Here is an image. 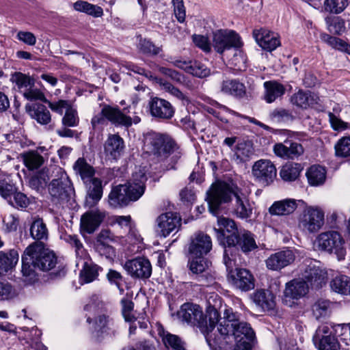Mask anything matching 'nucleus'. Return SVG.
<instances>
[{
    "label": "nucleus",
    "instance_id": "obj_14",
    "mask_svg": "<svg viewBox=\"0 0 350 350\" xmlns=\"http://www.w3.org/2000/svg\"><path fill=\"white\" fill-rule=\"evenodd\" d=\"M129 275L136 279H148L152 274V265L146 258H135L127 260L124 266Z\"/></svg>",
    "mask_w": 350,
    "mask_h": 350
},
{
    "label": "nucleus",
    "instance_id": "obj_59",
    "mask_svg": "<svg viewBox=\"0 0 350 350\" xmlns=\"http://www.w3.org/2000/svg\"><path fill=\"white\" fill-rule=\"evenodd\" d=\"M252 154V146L250 142L238 143L236 154L241 161H247Z\"/></svg>",
    "mask_w": 350,
    "mask_h": 350
},
{
    "label": "nucleus",
    "instance_id": "obj_23",
    "mask_svg": "<svg viewBox=\"0 0 350 350\" xmlns=\"http://www.w3.org/2000/svg\"><path fill=\"white\" fill-rule=\"evenodd\" d=\"M105 216V212L98 208L87 211L81 217V230L92 234L100 226Z\"/></svg>",
    "mask_w": 350,
    "mask_h": 350
},
{
    "label": "nucleus",
    "instance_id": "obj_24",
    "mask_svg": "<svg viewBox=\"0 0 350 350\" xmlns=\"http://www.w3.org/2000/svg\"><path fill=\"white\" fill-rule=\"evenodd\" d=\"M273 152L276 156L282 159H294L303 154L304 148L299 143L285 141L284 143L275 144Z\"/></svg>",
    "mask_w": 350,
    "mask_h": 350
},
{
    "label": "nucleus",
    "instance_id": "obj_25",
    "mask_svg": "<svg viewBox=\"0 0 350 350\" xmlns=\"http://www.w3.org/2000/svg\"><path fill=\"white\" fill-rule=\"evenodd\" d=\"M103 113L109 122L116 126L129 128L132 125V118L125 115L118 107H113L109 105L103 107Z\"/></svg>",
    "mask_w": 350,
    "mask_h": 350
},
{
    "label": "nucleus",
    "instance_id": "obj_30",
    "mask_svg": "<svg viewBox=\"0 0 350 350\" xmlns=\"http://www.w3.org/2000/svg\"><path fill=\"white\" fill-rule=\"evenodd\" d=\"M264 100L267 103H271L281 98L286 92L285 87L276 81H268L264 83Z\"/></svg>",
    "mask_w": 350,
    "mask_h": 350
},
{
    "label": "nucleus",
    "instance_id": "obj_19",
    "mask_svg": "<svg viewBox=\"0 0 350 350\" xmlns=\"http://www.w3.org/2000/svg\"><path fill=\"white\" fill-rule=\"evenodd\" d=\"M157 223V231L161 236L166 237L173 231H178L181 225V218L176 213L168 212L160 215Z\"/></svg>",
    "mask_w": 350,
    "mask_h": 350
},
{
    "label": "nucleus",
    "instance_id": "obj_36",
    "mask_svg": "<svg viewBox=\"0 0 350 350\" xmlns=\"http://www.w3.org/2000/svg\"><path fill=\"white\" fill-rule=\"evenodd\" d=\"M88 188L87 196L91 202L87 200V202L93 206L97 204L102 198L103 193V188L102 180L100 178H94V179L88 181V185H85Z\"/></svg>",
    "mask_w": 350,
    "mask_h": 350
},
{
    "label": "nucleus",
    "instance_id": "obj_46",
    "mask_svg": "<svg viewBox=\"0 0 350 350\" xmlns=\"http://www.w3.org/2000/svg\"><path fill=\"white\" fill-rule=\"evenodd\" d=\"M291 101L299 107L306 109L314 103V98L311 93L299 90L291 96Z\"/></svg>",
    "mask_w": 350,
    "mask_h": 350
},
{
    "label": "nucleus",
    "instance_id": "obj_47",
    "mask_svg": "<svg viewBox=\"0 0 350 350\" xmlns=\"http://www.w3.org/2000/svg\"><path fill=\"white\" fill-rule=\"evenodd\" d=\"M217 224L219 228L218 229L214 228L217 238L218 234L220 233L224 234V238H226L230 234L238 232L235 222L231 219L222 217H218Z\"/></svg>",
    "mask_w": 350,
    "mask_h": 350
},
{
    "label": "nucleus",
    "instance_id": "obj_8",
    "mask_svg": "<svg viewBox=\"0 0 350 350\" xmlns=\"http://www.w3.org/2000/svg\"><path fill=\"white\" fill-rule=\"evenodd\" d=\"M48 189L51 201L62 206L68 203L74 195V188L71 181L64 172H61L57 178L51 180Z\"/></svg>",
    "mask_w": 350,
    "mask_h": 350
},
{
    "label": "nucleus",
    "instance_id": "obj_39",
    "mask_svg": "<svg viewBox=\"0 0 350 350\" xmlns=\"http://www.w3.org/2000/svg\"><path fill=\"white\" fill-rule=\"evenodd\" d=\"M21 156L25 165L29 170L38 169L44 163L43 157L35 150L25 152Z\"/></svg>",
    "mask_w": 350,
    "mask_h": 350
},
{
    "label": "nucleus",
    "instance_id": "obj_26",
    "mask_svg": "<svg viewBox=\"0 0 350 350\" xmlns=\"http://www.w3.org/2000/svg\"><path fill=\"white\" fill-rule=\"evenodd\" d=\"M212 249L211 237L205 234L199 233L191 240L189 251L191 256H204Z\"/></svg>",
    "mask_w": 350,
    "mask_h": 350
},
{
    "label": "nucleus",
    "instance_id": "obj_27",
    "mask_svg": "<svg viewBox=\"0 0 350 350\" xmlns=\"http://www.w3.org/2000/svg\"><path fill=\"white\" fill-rule=\"evenodd\" d=\"M124 142L118 134L109 135L105 144L104 151L107 157L112 159H118L124 150Z\"/></svg>",
    "mask_w": 350,
    "mask_h": 350
},
{
    "label": "nucleus",
    "instance_id": "obj_63",
    "mask_svg": "<svg viewBox=\"0 0 350 350\" xmlns=\"http://www.w3.org/2000/svg\"><path fill=\"white\" fill-rule=\"evenodd\" d=\"M192 40L195 45L201 49L203 51L206 53L211 51V46L207 37L202 35L194 34L192 36Z\"/></svg>",
    "mask_w": 350,
    "mask_h": 350
},
{
    "label": "nucleus",
    "instance_id": "obj_22",
    "mask_svg": "<svg viewBox=\"0 0 350 350\" xmlns=\"http://www.w3.org/2000/svg\"><path fill=\"white\" fill-rule=\"evenodd\" d=\"M295 258L293 250L286 249L270 255L265 260V263L269 269L280 271L293 262Z\"/></svg>",
    "mask_w": 350,
    "mask_h": 350
},
{
    "label": "nucleus",
    "instance_id": "obj_17",
    "mask_svg": "<svg viewBox=\"0 0 350 350\" xmlns=\"http://www.w3.org/2000/svg\"><path fill=\"white\" fill-rule=\"evenodd\" d=\"M309 264H305V268L301 273L302 280L306 284L314 288H321L326 282L327 273L308 260Z\"/></svg>",
    "mask_w": 350,
    "mask_h": 350
},
{
    "label": "nucleus",
    "instance_id": "obj_53",
    "mask_svg": "<svg viewBox=\"0 0 350 350\" xmlns=\"http://www.w3.org/2000/svg\"><path fill=\"white\" fill-rule=\"evenodd\" d=\"M62 123L64 126H77L79 123L77 110L72 106L68 107L62 117Z\"/></svg>",
    "mask_w": 350,
    "mask_h": 350
},
{
    "label": "nucleus",
    "instance_id": "obj_12",
    "mask_svg": "<svg viewBox=\"0 0 350 350\" xmlns=\"http://www.w3.org/2000/svg\"><path fill=\"white\" fill-rule=\"evenodd\" d=\"M211 262L204 256H191V259L188 262V267L195 279L202 285H208L214 280V277L211 272Z\"/></svg>",
    "mask_w": 350,
    "mask_h": 350
},
{
    "label": "nucleus",
    "instance_id": "obj_16",
    "mask_svg": "<svg viewBox=\"0 0 350 350\" xmlns=\"http://www.w3.org/2000/svg\"><path fill=\"white\" fill-rule=\"evenodd\" d=\"M169 62L173 66L198 78H204L209 76L211 74L210 68H208L205 64L199 60L185 61L180 59L170 58Z\"/></svg>",
    "mask_w": 350,
    "mask_h": 350
},
{
    "label": "nucleus",
    "instance_id": "obj_15",
    "mask_svg": "<svg viewBox=\"0 0 350 350\" xmlns=\"http://www.w3.org/2000/svg\"><path fill=\"white\" fill-rule=\"evenodd\" d=\"M313 340L319 350H340L338 339L327 325H322L317 329Z\"/></svg>",
    "mask_w": 350,
    "mask_h": 350
},
{
    "label": "nucleus",
    "instance_id": "obj_21",
    "mask_svg": "<svg viewBox=\"0 0 350 350\" xmlns=\"http://www.w3.org/2000/svg\"><path fill=\"white\" fill-rule=\"evenodd\" d=\"M165 145L167 147L170 146V137L165 134L150 132L144 137V149L150 154L154 155L160 160V146Z\"/></svg>",
    "mask_w": 350,
    "mask_h": 350
},
{
    "label": "nucleus",
    "instance_id": "obj_37",
    "mask_svg": "<svg viewBox=\"0 0 350 350\" xmlns=\"http://www.w3.org/2000/svg\"><path fill=\"white\" fill-rule=\"evenodd\" d=\"M18 260L17 251L12 250L8 252H0V275L12 269Z\"/></svg>",
    "mask_w": 350,
    "mask_h": 350
},
{
    "label": "nucleus",
    "instance_id": "obj_18",
    "mask_svg": "<svg viewBox=\"0 0 350 350\" xmlns=\"http://www.w3.org/2000/svg\"><path fill=\"white\" fill-rule=\"evenodd\" d=\"M148 105L151 116L159 120H170L175 113L174 107L168 100L157 96L150 99Z\"/></svg>",
    "mask_w": 350,
    "mask_h": 350
},
{
    "label": "nucleus",
    "instance_id": "obj_43",
    "mask_svg": "<svg viewBox=\"0 0 350 350\" xmlns=\"http://www.w3.org/2000/svg\"><path fill=\"white\" fill-rule=\"evenodd\" d=\"M333 291L341 295H350V278L347 275H340L334 278L330 282Z\"/></svg>",
    "mask_w": 350,
    "mask_h": 350
},
{
    "label": "nucleus",
    "instance_id": "obj_3",
    "mask_svg": "<svg viewBox=\"0 0 350 350\" xmlns=\"http://www.w3.org/2000/svg\"><path fill=\"white\" fill-rule=\"evenodd\" d=\"M178 317L188 324L197 326L201 332L204 335L206 340L209 346H211V341L216 340L212 338L211 332L215 329V325L219 322L220 317L219 312L215 308H211L208 310V323L206 320L202 308L197 304L192 303H185L178 312Z\"/></svg>",
    "mask_w": 350,
    "mask_h": 350
},
{
    "label": "nucleus",
    "instance_id": "obj_61",
    "mask_svg": "<svg viewBox=\"0 0 350 350\" xmlns=\"http://www.w3.org/2000/svg\"><path fill=\"white\" fill-rule=\"evenodd\" d=\"M16 191L15 186L9 183L5 178H0V194L8 200Z\"/></svg>",
    "mask_w": 350,
    "mask_h": 350
},
{
    "label": "nucleus",
    "instance_id": "obj_49",
    "mask_svg": "<svg viewBox=\"0 0 350 350\" xmlns=\"http://www.w3.org/2000/svg\"><path fill=\"white\" fill-rule=\"evenodd\" d=\"M17 295V291L11 283L5 280H0V301H9Z\"/></svg>",
    "mask_w": 350,
    "mask_h": 350
},
{
    "label": "nucleus",
    "instance_id": "obj_9",
    "mask_svg": "<svg viewBox=\"0 0 350 350\" xmlns=\"http://www.w3.org/2000/svg\"><path fill=\"white\" fill-rule=\"evenodd\" d=\"M324 212L317 206L304 209L299 219V227L309 233L318 232L324 225Z\"/></svg>",
    "mask_w": 350,
    "mask_h": 350
},
{
    "label": "nucleus",
    "instance_id": "obj_51",
    "mask_svg": "<svg viewBox=\"0 0 350 350\" xmlns=\"http://www.w3.org/2000/svg\"><path fill=\"white\" fill-rule=\"evenodd\" d=\"M349 2L350 0H325L324 8L327 12L337 14L341 13Z\"/></svg>",
    "mask_w": 350,
    "mask_h": 350
},
{
    "label": "nucleus",
    "instance_id": "obj_2",
    "mask_svg": "<svg viewBox=\"0 0 350 350\" xmlns=\"http://www.w3.org/2000/svg\"><path fill=\"white\" fill-rule=\"evenodd\" d=\"M234 198L233 212L237 217L247 219L252 216V207L247 194L237 186L232 187L226 183L213 185L207 191L206 200L209 211L214 215L219 214L221 204L227 203Z\"/></svg>",
    "mask_w": 350,
    "mask_h": 350
},
{
    "label": "nucleus",
    "instance_id": "obj_4",
    "mask_svg": "<svg viewBox=\"0 0 350 350\" xmlns=\"http://www.w3.org/2000/svg\"><path fill=\"white\" fill-rule=\"evenodd\" d=\"M146 180L145 173L139 170L133 174L132 183L113 187L108 195L109 205L113 208H120L138 200L144 193Z\"/></svg>",
    "mask_w": 350,
    "mask_h": 350
},
{
    "label": "nucleus",
    "instance_id": "obj_28",
    "mask_svg": "<svg viewBox=\"0 0 350 350\" xmlns=\"http://www.w3.org/2000/svg\"><path fill=\"white\" fill-rule=\"evenodd\" d=\"M25 110L29 116L41 125H48L51 122V115L46 107L40 103H28Z\"/></svg>",
    "mask_w": 350,
    "mask_h": 350
},
{
    "label": "nucleus",
    "instance_id": "obj_62",
    "mask_svg": "<svg viewBox=\"0 0 350 350\" xmlns=\"http://www.w3.org/2000/svg\"><path fill=\"white\" fill-rule=\"evenodd\" d=\"M46 104L53 111L59 115H62L64 110L66 111L68 107L72 106L69 101L66 100H59L57 102H51L48 100Z\"/></svg>",
    "mask_w": 350,
    "mask_h": 350
},
{
    "label": "nucleus",
    "instance_id": "obj_64",
    "mask_svg": "<svg viewBox=\"0 0 350 350\" xmlns=\"http://www.w3.org/2000/svg\"><path fill=\"white\" fill-rule=\"evenodd\" d=\"M174 15L177 21L183 23L185 20L186 12L183 0H172Z\"/></svg>",
    "mask_w": 350,
    "mask_h": 350
},
{
    "label": "nucleus",
    "instance_id": "obj_34",
    "mask_svg": "<svg viewBox=\"0 0 350 350\" xmlns=\"http://www.w3.org/2000/svg\"><path fill=\"white\" fill-rule=\"evenodd\" d=\"M76 174H79L84 184L88 185V181L94 179L95 174L94 168L87 163L84 158H79L73 165Z\"/></svg>",
    "mask_w": 350,
    "mask_h": 350
},
{
    "label": "nucleus",
    "instance_id": "obj_48",
    "mask_svg": "<svg viewBox=\"0 0 350 350\" xmlns=\"http://www.w3.org/2000/svg\"><path fill=\"white\" fill-rule=\"evenodd\" d=\"M328 31L334 34L340 35L345 32V22L339 16H328L325 18Z\"/></svg>",
    "mask_w": 350,
    "mask_h": 350
},
{
    "label": "nucleus",
    "instance_id": "obj_13",
    "mask_svg": "<svg viewBox=\"0 0 350 350\" xmlns=\"http://www.w3.org/2000/svg\"><path fill=\"white\" fill-rule=\"evenodd\" d=\"M228 278L232 285L242 291H248L254 288V278L252 274L245 269H228Z\"/></svg>",
    "mask_w": 350,
    "mask_h": 350
},
{
    "label": "nucleus",
    "instance_id": "obj_35",
    "mask_svg": "<svg viewBox=\"0 0 350 350\" xmlns=\"http://www.w3.org/2000/svg\"><path fill=\"white\" fill-rule=\"evenodd\" d=\"M297 208L295 200L286 199L275 202L269 208V211L271 215H286L294 212Z\"/></svg>",
    "mask_w": 350,
    "mask_h": 350
},
{
    "label": "nucleus",
    "instance_id": "obj_60",
    "mask_svg": "<svg viewBox=\"0 0 350 350\" xmlns=\"http://www.w3.org/2000/svg\"><path fill=\"white\" fill-rule=\"evenodd\" d=\"M13 196V200H12L11 197L10 200L9 199L8 200L12 206L21 208L27 207L29 204V200L24 193L21 192H16L15 191Z\"/></svg>",
    "mask_w": 350,
    "mask_h": 350
},
{
    "label": "nucleus",
    "instance_id": "obj_20",
    "mask_svg": "<svg viewBox=\"0 0 350 350\" xmlns=\"http://www.w3.org/2000/svg\"><path fill=\"white\" fill-rule=\"evenodd\" d=\"M253 37L257 44L265 51L271 52L280 45L278 33L267 29L260 28L253 31Z\"/></svg>",
    "mask_w": 350,
    "mask_h": 350
},
{
    "label": "nucleus",
    "instance_id": "obj_50",
    "mask_svg": "<svg viewBox=\"0 0 350 350\" xmlns=\"http://www.w3.org/2000/svg\"><path fill=\"white\" fill-rule=\"evenodd\" d=\"M49 180V177L47 171L45 169H42L30 178L29 183L32 189L38 191L46 185Z\"/></svg>",
    "mask_w": 350,
    "mask_h": 350
},
{
    "label": "nucleus",
    "instance_id": "obj_11",
    "mask_svg": "<svg viewBox=\"0 0 350 350\" xmlns=\"http://www.w3.org/2000/svg\"><path fill=\"white\" fill-rule=\"evenodd\" d=\"M212 44L217 53L222 54L232 48H240L242 42L240 36L235 31L220 29L213 33Z\"/></svg>",
    "mask_w": 350,
    "mask_h": 350
},
{
    "label": "nucleus",
    "instance_id": "obj_10",
    "mask_svg": "<svg viewBox=\"0 0 350 350\" xmlns=\"http://www.w3.org/2000/svg\"><path fill=\"white\" fill-rule=\"evenodd\" d=\"M252 174L255 182L267 187L273 183L277 176V170L271 161L260 159L252 165Z\"/></svg>",
    "mask_w": 350,
    "mask_h": 350
},
{
    "label": "nucleus",
    "instance_id": "obj_45",
    "mask_svg": "<svg viewBox=\"0 0 350 350\" xmlns=\"http://www.w3.org/2000/svg\"><path fill=\"white\" fill-rule=\"evenodd\" d=\"M11 81L23 92L28 90L31 86H35L34 78L21 72H14L11 77Z\"/></svg>",
    "mask_w": 350,
    "mask_h": 350
},
{
    "label": "nucleus",
    "instance_id": "obj_44",
    "mask_svg": "<svg viewBox=\"0 0 350 350\" xmlns=\"http://www.w3.org/2000/svg\"><path fill=\"white\" fill-rule=\"evenodd\" d=\"M101 267L90 262H85L80 272V279L84 283H89L94 281L98 275V271Z\"/></svg>",
    "mask_w": 350,
    "mask_h": 350
},
{
    "label": "nucleus",
    "instance_id": "obj_7",
    "mask_svg": "<svg viewBox=\"0 0 350 350\" xmlns=\"http://www.w3.org/2000/svg\"><path fill=\"white\" fill-rule=\"evenodd\" d=\"M315 244L319 250L334 254L339 260L345 258V240L337 231L329 230L320 233L315 239Z\"/></svg>",
    "mask_w": 350,
    "mask_h": 350
},
{
    "label": "nucleus",
    "instance_id": "obj_6",
    "mask_svg": "<svg viewBox=\"0 0 350 350\" xmlns=\"http://www.w3.org/2000/svg\"><path fill=\"white\" fill-rule=\"evenodd\" d=\"M217 332L224 336H231L237 342H252L255 333L250 324L241 320V314L234 312L231 308H226L223 319L219 318Z\"/></svg>",
    "mask_w": 350,
    "mask_h": 350
},
{
    "label": "nucleus",
    "instance_id": "obj_5",
    "mask_svg": "<svg viewBox=\"0 0 350 350\" xmlns=\"http://www.w3.org/2000/svg\"><path fill=\"white\" fill-rule=\"evenodd\" d=\"M218 241L224 247V263L228 269L234 267L235 258L233 252L241 250L247 254L258 247L254 235L248 230H241L224 238V234H218Z\"/></svg>",
    "mask_w": 350,
    "mask_h": 350
},
{
    "label": "nucleus",
    "instance_id": "obj_29",
    "mask_svg": "<svg viewBox=\"0 0 350 350\" xmlns=\"http://www.w3.org/2000/svg\"><path fill=\"white\" fill-rule=\"evenodd\" d=\"M308 284L301 280H293L286 283L284 292V301L287 302L288 299H299L306 295Z\"/></svg>",
    "mask_w": 350,
    "mask_h": 350
},
{
    "label": "nucleus",
    "instance_id": "obj_57",
    "mask_svg": "<svg viewBox=\"0 0 350 350\" xmlns=\"http://www.w3.org/2000/svg\"><path fill=\"white\" fill-rule=\"evenodd\" d=\"M139 49L144 54L152 55H158L161 51L160 47L156 46L151 41L146 39L140 40Z\"/></svg>",
    "mask_w": 350,
    "mask_h": 350
},
{
    "label": "nucleus",
    "instance_id": "obj_33",
    "mask_svg": "<svg viewBox=\"0 0 350 350\" xmlns=\"http://www.w3.org/2000/svg\"><path fill=\"white\" fill-rule=\"evenodd\" d=\"M109 232L107 230H102L100 232L95 243V249L100 256H103L108 259H112L115 256V250L107 242V239H109Z\"/></svg>",
    "mask_w": 350,
    "mask_h": 350
},
{
    "label": "nucleus",
    "instance_id": "obj_41",
    "mask_svg": "<svg viewBox=\"0 0 350 350\" xmlns=\"http://www.w3.org/2000/svg\"><path fill=\"white\" fill-rule=\"evenodd\" d=\"M306 176L310 185L318 186L323 184L326 178V171L320 165H312L306 172Z\"/></svg>",
    "mask_w": 350,
    "mask_h": 350
},
{
    "label": "nucleus",
    "instance_id": "obj_54",
    "mask_svg": "<svg viewBox=\"0 0 350 350\" xmlns=\"http://www.w3.org/2000/svg\"><path fill=\"white\" fill-rule=\"evenodd\" d=\"M23 95L25 99L29 101H41L44 103L48 102L44 92L34 86H31L28 90H25Z\"/></svg>",
    "mask_w": 350,
    "mask_h": 350
},
{
    "label": "nucleus",
    "instance_id": "obj_38",
    "mask_svg": "<svg viewBox=\"0 0 350 350\" xmlns=\"http://www.w3.org/2000/svg\"><path fill=\"white\" fill-rule=\"evenodd\" d=\"M303 167L300 163L288 162L280 170V176L284 181L295 180L299 176Z\"/></svg>",
    "mask_w": 350,
    "mask_h": 350
},
{
    "label": "nucleus",
    "instance_id": "obj_31",
    "mask_svg": "<svg viewBox=\"0 0 350 350\" xmlns=\"http://www.w3.org/2000/svg\"><path fill=\"white\" fill-rule=\"evenodd\" d=\"M253 300L255 304L260 306L264 311L272 310L275 306V297L269 291H256L254 293Z\"/></svg>",
    "mask_w": 350,
    "mask_h": 350
},
{
    "label": "nucleus",
    "instance_id": "obj_32",
    "mask_svg": "<svg viewBox=\"0 0 350 350\" xmlns=\"http://www.w3.org/2000/svg\"><path fill=\"white\" fill-rule=\"evenodd\" d=\"M221 92L224 94L242 98L245 94V87L237 79H227L222 81Z\"/></svg>",
    "mask_w": 350,
    "mask_h": 350
},
{
    "label": "nucleus",
    "instance_id": "obj_56",
    "mask_svg": "<svg viewBox=\"0 0 350 350\" xmlns=\"http://www.w3.org/2000/svg\"><path fill=\"white\" fill-rule=\"evenodd\" d=\"M334 334L346 345L350 342V324H338L332 327Z\"/></svg>",
    "mask_w": 350,
    "mask_h": 350
},
{
    "label": "nucleus",
    "instance_id": "obj_55",
    "mask_svg": "<svg viewBox=\"0 0 350 350\" xmlns=\"http://www.w3.org/2000/svg\"><path fill=\"white\" fill-rule=\"evenodd\" d=\"M336 155L338 157L350 156V137L340 139L334 146Z\"/></svg>",
    "mask_w": 350,
    "mask_h": 350
},
{
    "label": "nucleus",
    "instance_id": "obj_58",
    "mask_svg": "<svg viewBox=\"0 0 350 350\" xmlns=\"http://www.w3.org/2000/svg\"><path fill=\"white\" fill-rule=\"evenodd\" d=\"M163 340L166 347H170L174 350H185L184 343L176 335L167 334Z\"/></svg>",
    "mask_w": 350,
    "mask_h": 350
},
{
    "label": "nucleus",
    "instance_id": "obj_42",
    "mask_svg": "<svg viewBox=\"0 0 350 350\" xmlns=\"http://www.w3.org/2000/svg\"><path fill=\"white\" fill-rule=\"evenodd\" d=\"M75 10L85 13L94 17H100L103 14V10L101 7L88 3L85 1H77L73 4Z\"/></svg>",
    "mask_w": 350,
    "mask_h": 350
},
{
    "label": "nucleus",
    "instance_id": "obj_40",
    "mask_svg": "<svg viewBox=\"0 0 350 350\" xmlns=\"http://www.w3.org/2000/svg\"><path fill=\"white\" fill-rule=\"evenodd\" d=\"M30 234L31 237L37 241L48 239V229L42 218L36 217L33 219L30 227Z\"/></svg>",
    "mask_w": 350,
    "mask_h": 350
},
{
    "label": "nucleus",
    "instance_id": "obj_52",
    "mask_svg": "<svg viewBox=\"0 0 350 350\" xmlns=\"http://www.w3.org/2000/svg\"><path fill=\"white\" fill-rule=\"evenodd\" d=\"M62 239L70 246L75 247L77 256L83 257L85 255V249L83 243L77 235L65 234L62 236Z\"/></svg>",
    "mask_w": 350,
    "mask_h": 350
},
{
    "label": "nucleus",
    "instance_id": "obj_1",
    "mask_svg": "<svg viewBox=\"0 0 350 350\" xmlns=\"http://www.w3.org/2000/svg\"><path fill=\"white\" fill-rule=\"evenodd\" d=\"M56 267L58 271L54 274L64 275L65 268L57 262L55 253L46 248L42 242H34L25 250L22 256V280L27 285L33 284L38 280L36 270L49 271Z\"/></svg>",
    "mask_w": 350,
    "mask_h": 350
}]
</instances>
